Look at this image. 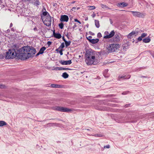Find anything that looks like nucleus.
<instances>
[{
  "mask_svg": "<svg viewBox=\"0 0 154 154\" xmlns=\"http://www.w3.org/2000/svg\"><path fill=\"white\" fill-rule=\"evenodd\" d=\"M89 9L90 10H92L94 9L95 8V7L94 6H89Z\"/></svg>",
  "mask_w": 154,
  "mask_h": 154,
  "instance_id": "31",
  "label": "nucleus"
},
{
  "mask_svg": "<svg viewBox=\"0 0 154 154\" xmlns=\"http://www.w3.org/2000/svg\"><path fill=\"white\" fill-rule=\"evenodd\" d=\"M110 147V146L109 145H106V146H104V148H109Z\"/></svg>",
  "mask_w": 154,
  "mask_h": 154,
  "instance_id": "40",
  "label": "nucleus"
},
{
  "mask_svg": "<svg viewBox=\"0 0 154 154\" xmlns=\"http://www.w3.org/2000/svg\"><path fill=\"white\" fill-rule=\"evenodd\" d=\"M88 18L87 17V18H85V20H88Z\"/></svg>",
  "mask_w": 154,
  "mask_h": 154,
  "instance_id": "62",
  "label": "nucleus"
},
{
  "mask_svg": "<svg viewBox=\"0 0 154 154\" xmlns=\"http://www.w3.org/2000/svg\"><path fill=\"white\" fill-rule=\"evenodd\" d=\"M58 26L60 29H62L64 25L63 23H61L59 24Z\"/></svg>",
  "mask_w": 154,
  "mask_h": 154,
  "instance_id": "26",
  "label": "nucleus"
},
{
  "mask_svg": "<svg viewBox=\"0 0 154 154\" xmlns=\"http://www.w3.org/2000/svg\"><path fill=\"white\" fill-rule=\"evenodd\" d=\"M141 77L142 78H147V77L146 76H141Z\"/></svg>",
  "mask_w": 154,
  "mask_h": 154,
  "instance_id": "57",
  "label": "nucleus"
},
{
  "mask_svg": "<svg viewBox=\"0 0 154 154\" xmlns=\"http://www.w3.org/2000/svg\"><path fill=\"white\" fill-rule=\"evenodd\" d=\"M64 45L63 42L61 45H60V46L59 47V48H61V49H62L64 47Z\"/></svg>",
  "mask_w": 154,
  "mask_h": 154,
  "instance_id": "28",
  "label": "nucleus"
},
{
  "mask_svg": "<svg viewBox=\"0 0 154 154\" xmlns=\"http://www.w3.org/2000/svg\"><path fill=\"white\" fill-rule=\"evenodd\" d=\"M85 59L87 65H95L97 64L95 61V52L91 49L86 51Z\"/></svg>",
  "mask_w": 154,
  "mask_h": 154,
  "instance_id": "2",
  "label": "nucleus"
},
{
  "mask_svg": "<svg viewBox=\"0 0 154 154\" xmlns=\"http://www.w3.org/2000/svg\"><path fill=\"white\" fill-rule=\"evenodd\" d=\"M96 16V14L94 13H93L92 15V17L93 18H94Z\"/></svg>",
  "mask_w": 154,
  "mask_h": 154,
  "instance_id": "50",
  "label": "nucleus"
},
{
  "mask_svg": "<svg viewBox=\"0 0 154 154\" xmlns=\"http://www.w3.org/2000/svg\"><path fill=\"white\" fill-rule=\"evenodd\" d=\"M48 14H49L46 11L43 12L42 13V14L44 16H46V17H47Z\"/></svg>",
  "mask_w": 154,
  "mask_h": 154,
  "instance_id": "30",
  "label": "nucleus"
},
{
  "mask_svg": "<svg viewBox=\"0 0 154 154\" xmlns=\"http://www.w3.org/2000/svg\"><path fill=\"white\" fill-rule=\"evenodd\" d=\"M130 105V104H126L125 105V107L126 108L128 107Z\"/></svg>",
  "mask_w": 154,
  "mask_h": 154,
  "instance_id": "45",
  "label": "nucleus"
},
{
  "mask_svg": "<svg viewBox=\"0 0 154 154\" xmlns=\"http://www.w3.org/2000/svg\"><path fill=\"white\" fill-rule=\"evenodd\" d=\"M95 23L96 27L98 28L100 27V24L99 20H95Z\"/></svg>",
  "mask_w": 154,
  "mask_h": 154,
  "instance_id": "24",
  "label": "nucleus"
},
{
  "mask_svg": "<svg viewBox=\"0 0 154 154\" xmlns=\"http://www.w3.org/2000/svg\"><path fill=\"white\" fill-rule=\"evenodd\" d=\"M92 38V37L91 36H88V37H86V38L88 40V39H91Z\"/></svg>",
  "mask_w": 154,
  "mask_h": 154,
  "instance_id": "44",
  "label": "nucleus"
},
{
  "mask_svg": "<svg viewBox=\"0 0 154 154\" xmlns=\"http://www.w3.org/2000/svg\"><path fill=\"white\" fill-rule=\"evenodd\" d=\"M109 20H110L111 24H112L113 22L112 21V20L110 18L109 19Z\"/></svg>",
  "mask_w": 154,
  "mask_h": 154,
  "instance_id": "48",
  "label": "nucleus"
},
{
  "mask_svg": "<svg viewBox=\"0 0 154 154\" xmlns=\"http://www.w3.org/2000/svg\"><path fill=\"white\" fill-rule=\"evenodd\" d=\"M75 2V1H73V2H72L71 3L72 4H73V3H74Z\"/></svg>",
  "mask_w": 154,
  "mask_h": 154,
  "instance_id": "61",
  "label": "nucleus"
},
{
  "mask_svg": "<svg viewBox=\"0 0 154 154\" xmlns=\"http://www.w3.org/2000/svg\"><path fill=\"white\" fill-rule=\"evenodd\" d=\"M120 47V45L118 44H112L109 45L107 48V52L108 53L114 52Z\"/></svg>",
  "mask_w": 154,
  "mask_h": 154,
  "instance_id": "3",
  "label": "nucleus"
},
{
  "mask_svg": "<svg viewBox=\"0 0 154 154\" xmlns=\"http://www.w3.org/2000/svg\"><path fill=\"white\" fill-rule=\"evenodd\" d=\"M65 43L66 46V47H67L70 45L71 42L70 41H66L65 42Z\"/></svg>",
  "mask_w": 154,
  "mask_h": 154,
  "instance_id": "25",
  "label": "nucleus"
},
{
  "mask_svg": "<svg viewBox=\"0 0 154 154\" xmlns=\"http://www.w3.org/2000/svg\"><path fill=\"white\" fill-rule=\"evenodd\" d=\"M11 30L12 31H14V29L13 28H11Z\"/></svg>",
  "mask_w": 154,
  "mask_h": 154,
  "instance_id": "60",
  "label": "nucleus"
},
{
  "mask_svg": "<svg viewBox=\"0 0 154 154\" xmlns=\"http://www.w3.org/2000/svg\"><path fill=\"white\" fill-rule=\"evenodd\" d=\"M128 5V4L127 3H125V2H121L119 3H118L117 6L118 7L120 6L121 7H126Z\"/></svg>",
  "mask_w": 154,
  "mask_h": 154,
  "instance_id": "15",
  "label": "nucleus"
},
{
  "mask_svg": "<svg viewBox=\"0 0 154 154\" xmlns=\"http://www.w3.org/2000/svg\"><path fill=\"white\" fill-rule=\"evenodd\" d=\"M72 28V27L70 26H69L67 28L68 29H71Z\"/></svg>",
  "mask_w": 154,
  "mask_h": 154,
  "instance_id": "49",
  "label": "nucleus"
},
{
  "mask_svg": "<svg viewBox=\"0 0 154 154\" xmlns=\"http://www.w3.org/2000/svg\"><path fill=\"white\" fill-rule=\"evenodd\" d=\"M59 62L62 65H70L72 63L71 60H69L67 61L64 60H59Z\"/></svg>",
  "mask_w": 154,
  "mask_h": 154,
  "instance_id": "9",
  "label": "nucleus"
},
{
  "mask_svg": "<svg viewBox=\"0 0 154 154\" xmlns=\"http://www.w3.org/2000/svg\"><path fill=\"white\" fill-rule=\"evenodd\" d=\"M55 110L61 112H69L73 111V109H69L66 107L60 106H57L55 107Z\"/></svg>",
  "mask_w": 154,
  "mask_h": 154,
  "instance_id": "4",
  "label": "nucleus"
},
{
  "mask_svg": "<svg viewBox=\"0 0 154 154\" xmlns=\"http://www.w3.org/2000/svg\"><path fill=\"white\" fill-rule=\"evenodd\" d=\"M23 2H26V1H30V0H22Z\"/></svg>",
  "mask_w": 154,
  "mask_h": 154,
  "instance_id": "55",
  "label": "nucleus"
},
{
  "mask_svg": "<svg viewBox=\"0 0 154 154\" xmlns=\"http://www.w3.org/2000/svg\"><path fill=\"white\" fill-rule=\"evenodd\" d=\"M62 77L64 79H66L69 77V75L66 72L63 73L62 75Z\"/></svg>",
  "mask_w": 154,
  "mask_h": 154,
  "instance_id": "21",
  "label": "nucleus"
},
{
  "mask_svg": "<svg viewBox=\"0 0 154 154\" xmlns=\"http://www.w3.org/2000/svg\"><path fill=\"white\" fill-rule=\"evenodd\" d=\"M150 40L151 39L149 37H147L143 39V41L144 43H147L149 42L150 41Z\"/></svg>",
  "mask_w": 154,
  "mask_h": 154,
  "instance_id": "18",
  "label": "nucleus"
},
{
  "mask_svg": "<svg viewBox=\"0 0 154 154\" xmlns=\"http://www.w3.org/2000/svg\"><path fill=\"white\" fill-rule=\"evenodd\" d=\"M88 41L90 43L93 44H95L98 43V42L99 41V39L98 38L96 39H88Z\"/></svg>",
  "mask_w": 154,
  "mask_h": 154,
  "instance_id": "14",
  "label": "nucleus"
},
{
  "mask_svg": "<svg viewBox=\"0 0 154 154\" xmlns=\"http://www.w3.org/2000/svg\"><path fill=\"white\" fill-rule=\"evenodd\" d=\"M130 92V91H126L122 93V95H125L128 94Z\"/></svg>",
  "mask_w": 154,
  "mask_h": 154,
  "instance_id": "32",
  "label": "nucleus"
},
{
  "mask_svg": "<svg viewBox=\"0 0 154 154\" xmlns=\"http://www.w3.org/2000/svg\"><path fill=\"white\" fill-rule=\"evenodd\" d=\"M101 7L102 8H108V7L106 5L103 4H101Z\"/></svg>",
  "mask_w": 154,
  "mask_h": 154,
  "instance_id": "29",
  "label": "nucleus"
},
{
  "mask_svg": "<svg viewBox=\"0 0 154 154\" xmlns=\"http://www.w3.org/2000/svg\"><path fill=\"white\" fill-rule=\"evenodd\" d=\"M102 35L101 33L100 32H99L98 33L97 35V37L98 38H100L102 37Z\"/></svg>",
  "mask_w": 154,
  "mask_h": 154,
  "instance_id": "34",
  "label": "nucleus"
},
{
  "mask_svg": "<svg viewBox=\"0 0 154 154\" xmlns=\"http://www.w3.org/2000/svg\"><path fill=\"white\" fill-rule=\"evenodd\" d=\"M77 26V25H76L75 24H74V25L72 27V28L73 29H74L75 28V27H76Z\"/></svg>",
  "mask_w": 154,
  "mask_h": 154,
  "instance_id": "47",
  "label": "nucleus"
},
{
  "mask_svg": "<svg viewBox=\"0 0 154 154\" xmlns=\"http://www.w3.org/2000/svg\"><path fill=\"white\" fill-rule=\"evenodd\" d=\"M108 69H105L103 72V75L106 78H108L109 76V75L108 73Z\"/></svg>",
  "mask_w": 154,
  "mask_h": 154,
  "instance_id": "17",
  "label": "nucleus"
},
{
  "mask_svg": "<svg viewBox=\"0 0 154 154\" xmlns=\"http://www.w3.org/2000/svg\"><path fill=\"white\" fill-rule=\"evenodd\" d=\"M109 34V32L108 31H106L104 32V34L106 35H108Z\"/></svg>",
  "mask_w": 154,
  "mask_h": 154,
  "instance_id": "42",
  "label": "nucleus"
},
{
  "mask_svg": "<svg viewBox=\"0 0 154 154\" xmlns=\"http://www.w3.org/2000/svg\"><path fill=\"white\" fill-rule=\"evenodd\" d=\"M46 48L45 47H42L40 48L39 52L41 53V54H42L44 53V51L46 50Z\"/></svg>",
  "mask_w": 154,
  "mask_h": 154,
  "instance_id": "20",
  "label": "nucleus"
},
{
  "mask_svg": "<svg viewBox=\"0 0 154 154\" xmlns=\"http://www.w3.org/2000/svg\"><path fill=\"white\" fill-rule=\"evenodd\" d=\"M135 31H133L131 32L128 35V38H130L133 35H134L135 34Z\"/></svg>",
  "mask_w": 154,
  "mask_h": 154,
  "instance_id": "22",
  "label": "nucleus"
},
{
  "mask_svg": "<svg viewBox=\"0 0 154 154\" xmlns=\"http://www.w3.org/2000/svg\"><path fill=\"white\" fill-rule=\"evenodd\" d=\"M40 54H41V53L39 52H38L37 53V54H36L35 56L37 57V56H38Z\"/></svg>",
  "mask_w": 154,
  "mask_h": 154,
  "instance_id": "51",
  "label": "nucleus"
},
{
  "mask_svg": "<svg viewBox=\"0 0 154 154\" xmlns=\"http://www.w3.org/2000/svg\"><path fill=\"white\" fill-rule=\"evenodd\" d=\"M60 49V48H59V47L56 50V51H57V52H59V50Z\"/></svg>",
  "mask_w": 154,
  "mask_h": 154,
  "instance_id": "54",
  "label": "nucleus"
},
{
  "mask_svg": "<svg viewBox=\"0 0 154 154\" xmlns=\"http://www.w3.org/2000/svg\"><path fill=\"white\" fill-rule=\"evenodd\" d=\"M33 1H34V5H36L37 6L39 5H40V2L39 0H33Z\"/></svg>",
  "mask_w": 154,
  "mask_h": 154,
  "instance_id": "19",
  "label": "nucleus"
},
{
  "mask_svg": "<svg viewBox=\"0 0 154 154\" xmlns=\"http://www.w3.org/2000/svg\"><path fill=\"white\" fill-rule=\"evenodd\" d=\"M89 33L91 35H95V34L94 33L92 32L91 31H89Z\"/></svg>",
  "mask_w": 154,
  "mask_h": 154,
  "instance_id": "41",
  "label": "nucleus"
},
{
  "mask_svg": "<svg viewBox=\"0 0 154 154\" xmlns=\"http://www.w3.org/2000/svg\"><path fill=\"white\" fill-rule=\"evenodd\" d=\"M53 36L56 38L57 39H60L62 37L60 33H55V31L54 30L53 32Z\"/></svg>",
  "mask_w": 154,
  "mask_h": 154,
  "instance_id": "12",
  "label": "nucleus"
},
{
  "mask_svg": "<svg viewBox=\"0 0 154 154\" xmlns=\"http://www.w3.org/2000/svg\"><path fill=\"white\" fill-rule=\"evenodd\" d=\"M79 8H79V7H77V10H79Z\"/></svg>",
  "mask_w": 154,
  "mask_h": 154,
  "instance_id": "63",
  "label": "nucleus"
},
{
  "mask_svg": "<svg viewBox=\"0 0 154 154\" xmlns=\"http://www.w3.org/2000/svg\"><path fill=\"white\" fill-rule=\"evenodd\" d=\"M74 21L75 22H76L79 23L80 24H81V22L79 20L77 19H75Z\"/></svg>",
  "mask_w": 154,
  "mask_h": 154,
  "instance_id": "37",
  "label": "nucleus"
},
{
  "mask_svg": "<svg viewBox=\"0 0 154 154\" xmlns=\"http://www.w3.org/2000/svg\"><path fill=\"white\" fill-rule=\"evenodd\" d=\"M52 44V42L50 41H48L47 43V44L49 46L50 45H51Z\"/></svg>",
  "mask_w": 154,
  "mask_h": 154,
  "instance_id": "39",
  "label": "nucleus"
},
{
  "mask_svg": "<svg viewBox=\"0 0 154 154\" xmlns=\"http://www.w3.org/2000/svg\"><path fill=\"white\" fill-rule=\"evenodd\" d=\"M61 142L60 141H58L57 143H60Z\"/></svg>",
  "mask_w": 154,
  "mask_h": 154,
  "instance_id": "64",
  "label": "nucleus"
},
{
  "mask_svg": "<svg viewBox=\"0 0 154 154\" xmlns=\"http://www.w3.org/2000/svg\"><path fill=\"white\" fill-rule=\"evenodd\" d=\"M5 87V86L4 85H0V88H4Z\"/></svg>",
  "mask_w": 154,
  "mask_h": 154,
  "instance_id": "38",
  "label": "nucleus"
},
{
  "mask_svg": "<svg viewBox=\"0 0 154 154\" xmlns=\"http://www.w3.org/2000/svg\"><path fill=\"white\" fill-rule=\"evenodd\" d=\"M7 125V123L4 121H0V127L3 126Z\"/></svg>",
  "mask_w": 154,
  "mask_h": 154,
  "instance_id": "23",
  "label": "nucleus"
},
{
  "mask_svg": "<svg viewBox=\"0 0 154 154\" xmlns=\"http://www.w3.org/2000/svg\"><path fill=\"white\" fill-rule=\"evenodd\" d=\"M147 35L146 33H143L142 34L141 36V37H142L143 38L144 37H145Z\"/></svg>",
  "mask_w": 154,
  "mask_h": 154,
  "instance_id": "33",
  "label": "nucleus"
},
{
  "mask_svg": "<svg viewBox=\"0 0 154 154\" xmlns=\"http://www.w3.org/2000/svg\"><path fill=\"white\" fill-rule=\"evenodd\" d=\"M115 35V32L114 30H113L111 31V32L109 33L108 35H105L103 37V38L105 39H109L110 38Z\"/></svg>",
  "mask_w": 154,
  "mask_h": 154,
  "instance_id": "8",
  "label": "nucleus"
},
{
  "mask_svg": "<svg viewBox=\"0 0 154 154\" xmlns=\"http://www.w3.org/2000/svg\"><path fill=\"white\" fill-rule=\"evenodd\" d=\"M51 87L54 88H62V85L55 84H52L51 85Z\"/></svg>",
  "mask_w": 154,
  "mask_h": 154,
  "instance_id": "16",
  "label": "nucleus"
},
{
  "mask_svg": "<svg viewBox=\"0 0 154 154\" xmlns=\"http://www.w3.org/2000/svg\"><path fill=\"white\" fill-rule=\"evenodd\" d=\"M33 30L34 31H38V29H37V28L36 27H35L34 29H33Z\"/></svg>",
  "mask_w": 154,
  "mask_h": 154,
  "instance_id": "46",
  "label": "nucleus"
},
{
  "mask_svg": "<svg viewBox=\"0 0 154 154\" xmlns=\"http://www.w3.org/2000/svg\"><path fill=\"white\" fill-rule=\"evenodd\" d=\"M13 26V24L12 23H11L10 24V27H12Z\"/></svg>",
  "mask_w": 154,
  "mask_h": 154,
  "instance_id": "56",
  "label": "nucleus"
},
{
  "mask_svg": "<svg viewBox=\"0 0 154 154\" xmlns=\"http://www.w3.org/2000/svg\"><path fill=\"white\" fill-rule=\"evenodd\" d=\"M120 34L116 33L112 38L113 42L115 43H117L120 42L121 40Z\"/></svg>",
  "mask_w": 154,
  "mask_h": 154,
  "instance_id": "7",
  "label": "nucleus"
},
{
  "mask_svg": "<svg viewBox=\"0 0 154 154\" xmlns=\"http://www.w3.org/2000/svg\"><path fill=\"white\" fill-rule=\"evenodd\" d=\"M127 43H128V45H130V43L129 42H127Z\"/></svg>",
  "mask_w": 154,
  "mask_h": 154,
  "instance_id": "59",
  "label": "nucleus"
},
{
  "mask_svg": "<svg viewBox=\"0 0 154 154\" xmlns=\"http://www.w3.org/2000/svg\"><path fill=\"white\" fill-rule=\"evenodd\" d=\"M93 136L95 137H102L103 135L102 134H95Z\"/></svg>",
  "mask_w": 154,
  "mask_h": 154,
  "instance_id": "27",
  "label": "nucleus"
},
{
  "mask_svg": "<svg viewBox=\"0 0 154 154\" xmlns=\"http://www.w3.org/2000/svg\"><path fill=\"white\" fill-rule=\"evenodd\" d=\"M62 39L64 42L66 41L63 36L62 37Z\"/></svg>",
  "mask_w": 154,
  "mask_h": 154,
  "instance_id": "53",
  "label": "nucleus"
},
{
  "mask_svg": "<svg viewBox=\"0 0 154 154\" xmlns=\"http://www.w3.org/2000/svg\"><path fill=\"white\" fill-rule=\"evenodd\" d=\"M129 11L131 12L133 16L135 17L143 18L145 16L144 14L139 12L133 11Z\"/></svg>",
  "mask_w": 154,
  "mask_h": 154,
  "instance_id": "6",
  "label": "nucleus"
},
{
  "mask_svg": "<svg viewBox=\"0 0 154 154\" xmlns=\"http://www.w3.org/2000/svg\"><path fill=\"white\" fill-rule=\"evenodd\" d=\"M72 70V69L69 68H63V67H55L54 69H53V70Z\"/></svg>",
  "mask_w": 154,
  "mask_h": 154,
  "instance_id": "13",
  "label": "nucleus"
},
{
  "mask_svg": "<svg viewBox=\"0 0 154 154\" xmlns=\"http://www.w3.org/2000/svg\"><path fill=\"white\" fill-rule=\"evenodd\" d=\"M76 8V7H73L72 8V11H73L74 10H75Z\"/></svg>",
  "mask_w": 154,
  "mask_h": 154,
  "instance_id": "52",
  "label": "nucleus"
},
{
  "mask_svg": "<svg viewBox=\"0 0 154 154\" xmlns=\"http://www.w3.org/2000/svg\"><path fill=\"white\" fill-rule=\"evenodd\" d=\"M57 5V4L56 3H54L53 5L54 6H56V5Z\"/></svg>",
  "mask_w": 154,
  "mask_h": 154,
  "instance_id": "58",
  "label": "nucleus"
},
{
  "mask_svg": "<svg viewBox=\"0 0 154 154\" xmlns=\"http://www.w3.org/2000/svg\"><path fill=\"white\" fill-rule=\"evenodd\" d=\"M4 57V56L2 54H0V59H3Z\"/></svg>",
  "mask_w": 154,
  "mask_h": 154,
  "instance_id": "43",
  "label": "nucleus"
},
{
  "mask_svg": "<svg viewBox=\"0 0 154 154\" xmlns=\"http://www.w3.org/2000/svg\"><path fill=\"white\" fill-rule=\"evenodd\" d=\"M36 52V49L32 46H24L19 48L15 45L12 47L11 49L6 52L5 58L13 59L17 57L19 59L24 60L33 57Z\"/></svg>",
  "mask_w": 154,
  "mask_h": 154,
  "instance_id": "1",
  "label": "nucleus"
},
{
  "mask_svg": "<svg viewBox=\"0 0 154 154\" xmlns=\"http://www.w3.org/2000/svg\"><path fill=\"white\" fill-rule=\"evenodd\" d=\"M143 38L141 37V36H139L138 38H137V40L139 41H142V39Z\"/></svg>",
  "mask_w": 154,
  "mask_h": 154,
  "instance_id": "35",
  "label": "nucleus"
},
{
  "mask_svg": "<svg viewBox=\"0 0 154 154\" xmlns=\"http://www.w3.org/2000/svg\"><path fill=\"white\" fill-rule=\"evenodd\" d=\"M131 77V75H126L123 74L122 75H119L118 77V79L119 80H120V79L122 78L124 79H129Z\"/></svg>",
  "mask_w": 154,
  "mask_h": 154,
  "instance_id": "11",
  "label": "nucleus"
},
{
  "mask_svg": "<svg viewBox=\"0 0 154 154\" xmlns=\"http://www.w3.org/2000/svg\"><path fill=\"white\" fill-rule=\"evenodd\" d=\"M51 17L50 15L49 14H48V16L46 17L45 20L44 22V24L46 26H49L51 25Z\"/></svg>",
  "mask_w": 154,
  "mask_h": 154,
  "instance_id": "5",
  "label": "nucleus"
},
{
  "mask_svg": "<svg viewBox=\"0 0 154 154\" xmlns=\"http://www.w3.org/2000/svg\"><path fill=\"white\" fill-rule=\"evenodd\" d=\"M68 17L66 15H62L61 16L60 20L61 22H66L68 21L69 20Z\"/></svg>",
  "mask_w": 154,
  "mask_h": 154,
  "instance_id": "10",
  "label": "nucleus"
},
{
  "mask_svg": "<svg viewBox=\"0 0 154 154\" xmlns=\"http://www.w3.org/2000/svg\"><path fill=\"white\" fill-rule=\"evenodd\" d=\"M63 50L62 49H61L59 51V52L60 53V55H61L63 54Z\"/></svg>",
  "mask_w": 154,
  "mask_h": 154,
  "instance_id": "36",
  "label": "nucleus"
}]
</instances>
